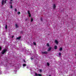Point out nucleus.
<instances>
[{"instance_id":"5701e85b","label":"nucleus","mask_w":76,"mask_h":76,"mask_svg":"<svg viewBox=\"0 0 76 76\" xmlns=\"http://www.w3.org/2000/svg\"><path fill=\"white\" fill-rule=\"evenodd\" d=\"M1 49H2L1 47H0V51H1Z\"/></svg>"},{"instance_id":"c756f323","label":"nucleus","mask_w":76,"mask_h":76,"mask_svg":"<svg viewBox=\"0 0 76 76\" xmlns=\"http://www.w3.org/2000/svg\"><path fill=\"white\" fill-rule=\"evenodd\" d=\"M33 59H34L32 58H31V60H32Z\"/></svg>"},{"instance_id":"423d86ee","label":"nucleus","mask_w":76,"mask_h":76,"mask_svg":"<svg viewBox=\"0 0 76 76\" xmlns=\"http://www.w3.org/2000/svg\"><path fill=\"white\" fill-rule=\"evenodd\" d=\"M51 47H50L48 49V51H51Z\"/></svg>"},{"instance_id":"7ed1b4c3","label":"nucleus","mask_w":76,"mask_h":76,"mask_svg":"<svg viewBox=\"0 0 76 76\" xmlns=\"http://www.w3.org/2000/svg\"><path fill=\"white\" fill-rule=\"evenodd\" d=\"M42 54H47L48 53V52L47 51H45V52H42Z\"/></svg>"},{"instance_id":"aec40b11","label":"nucleus","mask_w":76,"mask_h":76,"mask_svg":"<svg viewBox=\"0 0 76 76\" xmlns=\"http://www.w3.org/2000/svg\"><path fill=\"white\" fill-rule=\"evenodd\" d=\"M35 76H38V74H37V73H36L35 74Z\"/></svg>"},{"instance_id":"6e6552de","label":"nucleus","mask_w":76,"mask_h":76,"mask_svg":"<svg viewBox=\"0 0 76 76\" xmlns=\"http://www.w3.org/2000/svg\"><path fill=\"white\" fill-rule=\"evenodd\" d=\"M21 38V37L20 36L19 37H18L16 38V39H20Z\"/></svg>"},{"instance_id":"39448f33","label":"nucleus","mask_w":76,"mask_h":76,"mask_svg":"<svg viewBox=\"0 0 76 76\" xmlns=\"http://www.w3.org/2000/svg\"><path fill=\"white\" fill-rule=\"evenodd\" d=\"M55 43L57 44H58V42L57 41V40H55Z\"/></svg>"},{"instance_id":"f03ea898","label":"nucleus","mask_w":76,"mask_h":76,"mask_svg":"<svg viewBox=\"0 0 76 76\" xmlns=\"http://www.w3.org/2000/svg\"><path fill=\"white\" fill-rule=\"evenodd\" d=\"M28 16L30 18H31V13H30V12L28 10Z\"/></svg>"},{"instance_id":"4468645a","label":"nucleus","mask_w":76,"mask_h":76,"mask_svg":"<svg viewBox=\"0 0 76 76\" xmlns=\"http://www.w3.org/2000/svg\"><path fill=\"white\" fill-rule=\"evenodd\" d=\"M59 55L60 56H61V53L60 52L59 53Z\"/></svg>"},{"instance_id":"7c9ffc66","label":"nucleus","mask_w":76,"mask_h":76,"mask_svg":"<svg viewBox=\"0 0 76 76\" xmlns=\"http://www.w3.org/2000/svg\"><path fill=\"white\" fill-rule=\"evenodd\" d=\"M1 71H0V74H1Z\"/></svg>"},{"instance_id":"f3484780","label":"nucleus","mask_w":76,"mask_h":76,"mask_svg":"<svg viewBox=\"0 0 76 76\" xmlns=\"http://www.w3.org/2000/svg\"><path fill=\"white\" fill-rule=\"evenodd\" d=\"M33 44L34 45H37L36 44V43L35 42H33Z\"/></svg>"},{"instance_id":"4be33fe9","label":"nucleus","mask_w":76,"mask_h":76,"mask_svg":"<svg viewBox=\"0 0 76 76\" xmlns=\"http://www.w3.org/2000/svg\"><path fill=\"white\" fill-rule=\"evenodd\" d=\"M38 75L39 76H42V75L41 74H38Z\"/></svg>"},{"instance_id":"2f4dec72","label":"nucleus","mask_w":76,"mask_h":76,"mask_svg":"<svg viewBox=\"0 0 76 76\" xmlns=\"http://www.w3.org/2000/svg\"><path fill=\"white\" fill-rule=\"evenodd\" d=\"M26 20H27V19H26Z\"/></svg>"},{"instance_id":"20e7f679","label":"nucleus","mask_w":76,"mask_h":76,"mask_svg":"<svg viewBox=\"0 0 76 76\" xmlns=\"http://www.w3.org/2000/svg\"><path fill=\"white\" fill-rule=\"evenodd\" d=\"M53 9H55V8L56 7V4H53Z\"/></svg>"},{"instance_id":"9d476101","label":"nucleus","mask_w":76,"mask_h":76,"mask_svg":"<svg viewBox=\"0 0 76 76\" xmlns=\"http://www.w3.org/2000/svg\"><path fill=\"white\" fill-rule=\"evenodd\" d=\"M54 49H55V50H57V46H55Z\"/></svg>"},{"instance_id":"f257e3e1","label":"nucleus","mask_w":76,"mask_h":76,"mask_svg":"<svg viewBox=\"0 0 76 76\" xmlns=\"http://www.w3.org/2000/svg\"><path fill=\"white\" fill-rule=\"evenodd\" d=\"M7 51V49H4L3 50L2 52H1L2 54H4V53H6Z\"/></svg>"},{"instance_id":"393cba45","label":"nucleus","mask_w":76,"mask_h":76,"mask_svg":"<svg viewBox=\"0 0 76 76\" xmlns=\"http://www.w3.org/2000/svg\"><path fill=\"white\" fill-rule=\"evenodd\" d=\"M20 32L21 34H22L23 33V31H22Z\"/></svg>"},{"instance_id":"cd10ccee","label":"nucleus","mask_w":76,"mask_h":76,"mask_svg":"<svg viewBox=\"0 0 76 76\" xmlns=\"http://www.w3.org/2000/svg\"><path fill=\"white\" fill-rule=\"evenodd\" d=\"M10 8H11V9H12V5H11V7H10Z\"/></svg>"},{"instance_id":"0eeeda50","label":"nucleus","mask_w":76,"mask_h":76,"mask_svg":"<svg viewBox=\"0 0 76 76\" xmlns=\"http://www.w3.org/2000/svg\"><path fill=\"white\" fill-rule=\"evenodd\" d=\"M4 0H2V1L1 4H2V5H4Z\"/></svg>"},{"instance_id":"9b49d317","label":"nucleus","mask_w":76,"mask_h":76,"mask_svg":"<svg viewBox=\"0 0 76 76\" xmlns=\"http://www.w3.org/2000/svg\"><path fill=\"white\" fill-rule=\"evenodd\" d=\"M62 50H63V48H61L59 49V50L60 51H62Z\"/></svg>"},{"instance_id":"2eb2a0df","label":"nucleus","mask_w":76,"mask_h":76,"mask_svg":"<svg viewBox=\"0 0 76 76\" xmlns=\"http://www.w3.org/2000/svg\"><path fill=\"white\" fill-rule=\"evenodd\" d=\"M47 47H50V45H49V44H48V43L47 44Z\"/></svg>"},{"instance_id":"bb28decb","label":"nucleus","mask_w":76,"mask_h":76,"mask_svg":"<svg viewBox=\"0 0 76 76\" xmlns=\"http://www.w3.org/2000/svg\"><path fill=\"white\" fill-rule=\"evenodd\" d=\"M40 20H41V21H42V18H41Z\"/></svg>"},{"instance_id":"1a4fd4ad","label":"nucleus","mask_w":76,"mask_h":76,"mask_svg":"<svg viewBox=\"0 0 76 76\" xmlns=\"http://www.w3.org/2000/svg\"><path fill=\"white\" fill-rule=\"evenodd\" d=\"M15 26L16 28H18V25H17V24H15Z\"/></svg>"},{"instance_id":"72a5a7b5","label":"nucleus","mask_w":76,"mask_h":76,"mask_svg":"<svg viewBox=\"0 0 76 76\" xmlns=\"http://www.w3.org/2000/svg\"><path fill=\"white\" fill-rule=\"evenodd\" d=\"M11 1H13V0H10Z\"/></svg>"},{"instance_id":"a878e982","label":"nucleus","mask_w":76,"mask_h":76,"mask_svg":"<svg viewBox=\"0 0 76 76\" xmlns=\"http://www.w3.org/2000/svg\"><path fill=\"white\" fill-rule=\"evenodd\" d=\"M39 71L40 72H42V70L41 69H39Z\"/></svg>"},{"instance_id":"6ab92c4d","label":"nucleus","mask_w":76,"mask_h":76,"mask_svg":"<svg viewBox=\"0 0 76 76\" xmlns=\"http://www.w3.org/2000/svg\"><path fill=\"white\" fill-rule=\"evenodd\" d=\"M33 19H32V18H31V22H33Z\"/></svg>"},{"instance_id":"f8f14e48","label":"nucleus","mask_w":76,"mask_h":76,"mask_svg":"<svg viewBox=\"0 0 76 76\" xmlns=\"http://www.w3.org/2000/svg\"><path fill=\"white\" fill-rule=\"evenodd\" d=\"M5 28L6 29H7V25H5Z\"/></svg>"},{"instance_id":"a211bd4d","label":"nucleus","mask_w":76,"mask_h":76,"mask_svg":"<svg viewBox=\"0 0 76 76\" xmlns=\"http://www.w3.org/2000/svg\"><path fill=\"white\" fill-rule=\"evenodd\" d=\"M7 1V0H5V1H4V3H6V1Z\"/></svg>"},{"instance_id":"b1692460","label":"nucleus","mask_w":76,"mask_h":76,"mask_svg":"<svg viewBox=\"0 0 76 76\" xmlns=\"http://www.w3.org/2000/svg\"><path fill=\"white\" fill-rule=\"evenodd\" d=\"M15 12H17V9H16V8L15 9Z\"/></svg>"},{"instance_id":"c85d7f7f","label":"nucleus","mask_w":76,"mask_h":76,"mask_svg":"<svg viewBox=\"0 0 76 76\" xmlns=\"http://www.w3.org/2000/svg\"><path fill=\"white\" fill-rule=\"evenodd\" d=\"M13 37H14V36H12V38H13Z\"/></svg>"},{"instance_id":"473e14b6","label":"nucleus","mask_w":76,"mask_h":76,"mask_svg":"<svg viewBox=\"0 0 76 76\" xmlns=\"http://www.w3.org/2000/svg\"><path fill=\"white\" fill-rule=\"evenodd\" d=\"M24 62H25V60H24Z\"/></svg>"},{"instance_id":"ddd939ff","label":"nucleus","mask_w":76,"mask_h":76,"mask_svg":"<svg viewBox=\"0 0 76 76\" xmlns=\"http://www.w3.org/2000/svg\"><path fill=\"white\" fill-rule=\"evenodd\" d=\"M26 66V64H23V67H25Z\"/></svg>"},{"instance_id":"412c9836","label":"nucleus","mask_w":76,"mask_h":76,"mask_svg":"<svg viewBox=\"0 0 76 76\" xmlns=\"http://www.w3.org/2000/svg\"><path fill=\"white\" fill-rule=\"evenodd\" d=\"M47 64L48 66H50V64H49V63H47Z\"/></svg>"},{"instance_id":"dca6fc26","label":"nucleus","mask_w":76,"mask_h":76,"mask_svg":"<svg viewBox=\"0 0 76 76\" xmlns=\"http://www.w3.org/2000/svg\"><path fill=\"white\" fill-rule=\"evenodd\" d=\"M18 15H20V12L19 11L18 12Z\"/></svg>"}]
</instances>
